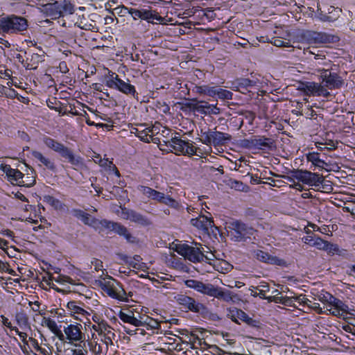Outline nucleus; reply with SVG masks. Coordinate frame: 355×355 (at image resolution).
Here are the masks:
<instances>
[{
    "instance_id": "nucleus-1",
    "label": "nucleus",
    "mask_w": 355,
    "mask_h": 355,
    "mask_svg": "<svg viewBox=\"0 0 355 355\" xmlns=\"http://www.w3.org/2000/svg\"><path fill=\"white\" fill-rule=\"evenodd\" d=\"M94 278L91 282L93 288H99L109 297L121 302H127L128 297L122 285L116 279L107 274H102L98 277L92 276Z\"/></svg>"
},
{
    "instance_id": "nucleus-2",
    "label": "nucleus",
    "mask_w": 355,
    "mask_h": 355,
    "mask_svg": "<svg viewBox=\"0 0 355 355\" xmlns=\"http://www.w3.org/2000/svg\"><path fill=\"white\" fill-rule=\"evenodd\" d=\"M28 21L22 17L12 15L0 19V32L7 34H17L26 31Z\"/></svg>"
},
{
    "instance_id": "nucleus-3",
    "label": "nucleus",
    "mask_w": 355,
    "mask_h": 355,
    "mask_svg": "<svg viewBox=\"0 0 355 355\" xmlns=\"http://www.w3.org/2000/svg\"><path fill=\"white\" fill-rule=\"evenodd\" d=\"M322 64L325 67L317 68V72L322 80V84L324 85L329 89L340 88L344 81L337 73L331 71L332 64L331 61L324 60Z\"/></svg>"
},
{
    "instance_id": "nucleus-4",
    "label": "nucleus",
    "mask_w": 355,
    "mask_h": 355,
    "mask_svg": "<svg viewBox=\"0 0 355 355\" xmlns=\"http://www.w3.org/2000/svg\"><path fill=\"white\" fill-rule=\"evenodd\" d=\"M175 251L193 263H200L211 259L205 255L199 247H193L186 243L177 245Z\"/></svg>"
},
{
    "instance_id": "nucleus-5",
    "label": "nucleus",
    "mask_w": 355,
    "mask_h": 355,
    "mask_svg": "<svg viewBox=\"0 0 355 355\" xmlns=\"http://www.w3.org/2000/svg\"><path fill=\"white\" fill-rule=\"evenodd\" d=\"M138 190L147 198L159 203L164 204L176 209L180 207L178 202L172 198L170 196H166L164 193L156 191L150 187L140 185L138 187Z\"/></svg>"
},
{
    "instance_id": "nucleus-6",
    "label": "nucleus",
    "mask_w": 355,
    "mask_h": 355,
    "mask_svg": "<svg viewBox=\"0 0 355 355\" xmlns=\"http://www.w3.org/2000/svg\"><path fill=\"white\" fill-rule=\"evenodd\" d=\"M228 228L230 236H233L236 241H241L244 239L250 238L255 232L253 227L239 220H234L230 223Z\"/></svg>"
},
{
    "instance_id": "nucleus-7",
    "label": "nucleus",
    "mask_w": 355,
    "mask_h": 355,
    "mask_svg": "<svg viewBox=\"0 0 355 355\" xmlns=\"http://www.w3.org/2000/svg\"><path fill=\"white\" fill-rule=\"evenodd\" d=\"M0 169L6 174L9 180L19 186L31 187L35 184V180L33 176L29 178V181L24 180V175L18 169H14L10 165L1 164Z\"/></svg>"
},
{
    "instance_id": "nucleus-8",
    "label": "nucleus",
    "mask_w": 355,
    "mask_h": 355,
    "mask_svg": "<svg viewBox=\"0 0 355 355\" xmlns=\"http://www.w3.org/2000/svg\"><path fill=\"white\" fill-rule=\"evenodd\" d=\"M176 301L182 308L190 311L198 313H204L207 311V308L204 304L189 296L179 295L176 297Z\"/></svg>"
},
{
    "instance_id": "nucleus-9",
    "label": "nucleus",
    "mask_w": 355,
    "mask_h": 355,
    "mask_svg": "<svg viewBox=\"0 0 355 355\" xmlns=\"http://www.w3.org/2000/svg\"><path fill=\"white\" fill-rule=\"evenodd\" d=\"M202 293L227 302L234 299L231 291L215 286L211 284H205Z\"/></svg>"
},
{
    "instance_id": "nucleus-10",
    "label": "nucleus",
    "mask_w": 355,
    "mask_h": 355,
    "mask_svg": "<svg viewBox=\"0 0 355 355\" xmlns=\"http://www.w3.org/2000/svg\"><path fill=\"white\" fill-rule=\"evenodd\" d=\"M166 145L171 147L175 154L193 155L196 153V149L191 144L178 137H172L170 141L166 142Z\"/></svg>"
},
{
    "instance_id": "nucleus-11",
    "label": "nucleus",
    "mask_w": 355,
    "mask_h": 355,
    "mask_svg": "<svg viewBox=\"0 0 355 355\" xmlns=\"http://www.w3.org/2000/svg\"><path fill=\"white\" fill-rule=\"evenodd\" d=\"M107 85L110 88L116 89L125 94H130L133 96L137 95L136 89L133 85L123 81L115 73H113L110 80H107Z\"/></svg>"
},
{
    "instance_id": "nucleus-12",
    "label": "nucleus",
    "mask_w": 355,
    "mask_h": 355,
    "mask_svg": "<svg viewBox=\"0 0 355 355\" xmlns=\"http://www.w3.org/2000/svg\"><path fill=\"white\" fill-rule=\"evenodd\" d=\"M119 318L125 323H129L135 327H144L146 321H144L145 315H141L137 311L130 309L120 311Z\"/></svg>"
},
{
    "instance_id": "nucleus-13",
    "label": "nucleus",
    "mask_w": 355,
    "mask_h": 355,
    "mask_svg": "<svg viewBox=\"0 0 355 355\" xmlns=\"http://www.w3.org/2000/svg\"><path fill=\"white\" fill-rule=\"evenodd\" d=\"M122 9L128 10V12L135 19L137 18L146 20L148 22H153V20H156L162 23L164 20L163 17L154 13L152 10H137L135 8H128L123 7Z\"/></svg>"
},
{
    "instance_id": "nucleus-14",
    "label": "nucleus",
    "mask_w": 355,
    "mask_h": 355,
    "mask_svg": "<svg viewBox=\"0 0 355 355\" xmlns=\"http://www.w3.org/2000/svg\"><path fill=\"white\" fill-rule=\"evenodd\" d=\"M254 257L257 260L263 263L283 266L286 265V261L276 256H272L268 252L257 250L254 252Z\"/></svg>"
},
{
    "instance_id": "nucleus-15",
    "label": "nucleus",
    "mask_w": 355,
    "mask_h": 355,
    "mask_svg": "<svg viewBox=\"0 0 355 355\" xmlns=\"http://www.w3.org/2000/svg\"><path fill=\"white\" fill-rule=\"evenodd\" d=\"M38 49L41 53L26 52V54L28 55L24 63L26 69H36L38 64L44 60V52L40 47Z\"/></svg>"
},
{
    "instance_id": "nucleus-16",
    "label": "nucleus",
    "mask_w": 355,
    "mask_h": 355,
    "mask_svg": "<svg viewBox=\"0 0 355 355\" xmlns=\"http://www.w3.org/2000/svg\"><path fill=\"white\" fill-rule=\"evenodd\" d=\"M107 230L113 231L120 236H124L129 243H135L137 241V238L130 234L128 229L121 223L110 221Z\"/></svg>"
},
{
    "instance_id": "nucleus-17",
    "label": "nucleus",
    "mask_w": 355,
    "mask_h": 355,
    "mask_svg": "<svg viewBox=\"0 0 355 355\" xmlns=\"http://www.w3.org/2000/svg\"><path fill=\"white\" fill-rule=\"evenodd\" d=\"M231 319L232 321L239 323V320L245 322L251 327H258L259 322L250 318L241 309H235L231 311Z\"/></svg>"
},
{
    "instance_id": "nucleus-18",
    "label": "nucleus",
    "mask_w": 355,
    "mask_h": 355,
    "mask_svg": "<svg viewBox=\"0 0 355 355\" xmlns=\"http://www.w3.org/2000/svg\"><path fill=\"white\" fill-rule=\"evenodd\" d=\"M92 157L95 164H98L100 166L114 172L116 176H120L119 171L112 161H110L108 159H102L101 155L95 152H93Z\"/></svg>"
},
{
    "instance_id": "nucleus-19",
    "label": "nucleus",
    "mask_w": 355,
    "mask_h": 355,
    "mask_svg": "<svg viewBox=\"0 0 355 355\" xmlns=\"http://www.w3.org/2000/svg\"><path fill=\"white\" fill-rule=\"evenodd\" d=\"M64 331L67 336V339L71 342H83V339L85 338V334L82 333L80 328L78 325L70 324L64 329Z\"/></svg>"
},
{
    "instance_id": "nucleus-20",
    "label": "nucleus",
    "mask_w": 355,
    "mask_h": 355,
    "mask_svg": "<svg viewBox=\"0 0 355 355\" xmlns=\"http://www.w3.org/2000/svg\"><path fill=\"white\" fill-rule=\"evenodd\" d=\"M324 179L322 175L304 170L302 183L309 186L318 187L324 182Z\"/></svg>"
},
{
    "instance_id": "nucleus-21",
    "label": "nucleus",
    "mask_w": 355,
    "mask_h": 355,
    "mask_svg": "<svg viewBox=\"0 0 355 355\" xmlns=\"http://www.w3.org/2000/svg\"><path fill=\"white\" fill-rule=\"evenodd\" d=\"M191 223L193 226L205 232H207L208 230L214 225V221L211 218L203 215H200L196 218H192Z\"/></svg>"
},
{
    "instance_id": "nucleus-22",
    "label": "nucleus",
    "mask_w": 355,
    "mask_h": 355,
    "mask_svg": "<svg viewBox=\"0 0 355 355\" xmlns=\"http://www.w3.org/2000/svg\"><path fill=\"white\" fill-rule=\"evenodd\" d=\"M211 136L214 146L223 145L231 139L230 135L218 131H211Z\"/></svg>"
},
{
    "instance_id": "nucleus-23",
    "label": "nucleus",
    "mask_w": 355,
    "mask_h": 355,
    "mask_svg": "<svg viewBox=\"0 0 355 355\" xmlns=\"http://www.w3.org/2000/svg\"><path fill=\"white\" fill-rule=\"evenodd\" d=\"M92 320L95 323L92 325V329L98 333V336H101L107 329L103 316L101 315L94 313L92 315Z\"/></svg>"
},
{
    "instance_id": "nucleus-24",
    "label": "nucleus",
    "mask_w": 355,
    "mask_h": 355,
    "mask_svg": "<svg viewBox=\"0 0 355 355\" xmlns=\"http://www.w3.org/2000/svg\"><path fill=\"white\" fill-rule=\"evenodd\" d=\"M302 241L304 243L312 247H315L318 250H321L324 240L322 239L318 236L310 235L303 237Z\"/></svg>"
},
{
    "instance_id": "nucleus-25",
    "label": "nucleus",
    "mask_w": 355,
    "mask_h": 355,
    "mask_svg": "<svg viewBox=\"0 0 355 355\" xmlns=\"http://www.w3.org/2000/svg\"><path fill=\"white\" fill-rule=\"evenodd\" d=\"M32 156L44 164L47 168L50 170H55V166L54 163L49 158L44 157L40 152L33 150L31 152Z\"/></svg>"
},
{
    "instance_id": "nucleus-26",
    "label": "nucleus",
    "mask_w": 355,
    "mask_h": 355,
    "mask_svg": "<svg viewBox=\"0 0 355 355\" xmlns=\"http://www.w3.org/2000/svg\"><path fill=\"white\" fill-rule=\"evenodd\" d=\"M306 157L307 161L311 162L315 167L324 168L325 166H327V164L320 158L318 153H309L306 154Z\"/></svg>"
},
{
    "instance_id": "nucleus-27",
    "label": "nucleus",
    "mask_w": 355,
    "mask_h": 355,
    "mask_svg": "<svg viewBox=\"0 0 355 355\" xmlns=\"http://www.w3.org/2000/svg\"><path fill=\"white\" fill-rule=\"evenodd\" d=\"M193 91L199 94L207 95L210 97L216 96V87H210L209 85H196Z\"/></svg>"
},
{
    "instance_id": "nucleus-28",
    "label": "nucleus",
    "mask_w": 355,
    "mask_h": 355,
    "mask_svg": "<svg viewBox=\"0 0 355 355\" xmlns=\"http://www.w3.org/2000/svg\"><path fill=\"white\" fill-rule=\"evenodd\" d=\"M309 53L314 55V60L312 61V66L315 68V71H317V68L319 67H325L322 62L324 60H328L326 59L325 55L321 51H317V53L313 51H309Z\"/></svg>"
},
{
    "instance_id": "nucleus-29",
    "label": "nucleus",
    "mask_w": 355,
    "mask_h": 355,
    "mask_svg": "<svg viewBox=\"0 0 355 355\" xmlns=\"http://www.w3.org/2000/svg\"><path fill=\"white\" fill-rule=\"evenodd\" d=\"M129 220L144 226H146L150 224L149 220L146 216L134 210L132 212H130Z\"/></svg>"
},
{
    "instance_id": "nucleus-30",
    "label": "nucleus",
    "mask_w": 355,
    "mask_h": 355,
    "mask_svg": "<svg viewBox=\"0 0 355 355\" xmlns=\"http://www.w3.org/2000/svg\"><path fill=\"white\" fill-rule=\"evenodd\" d=\"M110 221L106 220H100L90 217V227L101 232L104 229H108V225Z\"/></svg>"
},
{
    "instance_id": "nucleus-31",
    "label": "nucleus",
    "mask_w": 355,
    "mask_h": 355,
    "mask_svg": "<svg viewBox=\"0 0 355 355\" xmlns=\"http://www.w3.org/2000/svg\"><path fill=\"white\" fill-rule=\"evenodd\" d=\"M46 12L52 19H56L62 17L60 4L58 1L47 5Z\"/></svg>"
},
{
    "instance_id": "nucleus-32",
    "label": "nucleus",
    "mask_w": 355,
    "mask_h": 355,
    "mask_svg": "<svg viewBox=\"0 0 355 355\" xmlns=\"http://www.w3.org/2000/svg\"><path fill=\"white\" fill-rule=\"evenodd\" d=\"M321 250L326 251L329 254L334 255L335 254H341V250L337 244L331 243L327 241H324V243Z\"/></svg>"
},
{
    "instance_id": "nucleus-33",
    "label": "nucleus",
    "mask_w": 355,
    "mask_h": 355,
    "mask_svg": "<svg viewBox=\"0 0 355 355\" xmlns=\"http://www.w3.org/2000/svg\"><path fill=\"white\" fill-rule=\"evenodd\" d=\"M98 340L96 335L94 333L92 334L90 338V351H92L95 355H101L102 351V346Z\"/></svg>"
},
{
    "instance_id": "nucleus-34",
    "label": "nucleus",
    "mask_w": 355,
    "mask_h": 355,
    "mask_svg": "<svg viewBox=\"0 0 355 355\" xmlns=\"http://www.w3.org/2000/svg\"><path fill=\"white\" fill-rule=\"evenodd\" d=\"M92 267H94V269L97 272H100L98 275H90V277H92V276H96V277H98L100 275L102 274V271H103L104 274H107V272L105 271V269H103V262L102 261L99 260V259H95L94 258L92 261H91V266H90V268H92ZM94 280V278H90V283Z\"/></svg>"
},
{
    "instance_id": "nucleus-35",
    "label": "nucleus",
    "mask_w": 355,
    "mask_h": 355,
    "mask_svg": "<svg viewBox=\"0 0 355 355\" xmlns=\"http://www.w3.org/2000/svg\"><path fill=\"white\" fill-rule=\"evenodd\" d=\"M44 201L48 203L49 205L58 210H62L64 208V204L62 203L58 199L55 198L51 196H45L44 197Z\"/></svg>"
},
{
    "instance_id": "nucleus-36",
    "label": "nucleus",
    "mask_w": 355,
    "mask_h": 355,
    "mask_svg": "<svg viewBox=\"0 0 355 355\" xmlns=\"http://www.w3.org/2000/svg\"><path fill=\"white\" fill-rule=\"evenodd\" d=\"M334 296L329 293L322 291L316 295V298L326 306H330Z\"/></svg>"
},
{
    "instance_id": "nucleus-37",
    "label": "nucleus",
    "mask_w": 355,
    "mask_h": 355,
    "mask_svg": "<svg viewBox=\"0 0 355 355\" xmlns=\"http://www.w3.org/2000/svg\"><path fill=\"white\" fill-rule=\"evenodd\" d=\"M312 92L317 96L323 97H328L330 93L327 91V87L324 85L322 84H314Z\"/></svg>"
},
{
    "instance_id": "nucleus-38",
    "label": "nucleus",
    "mask_w": 355,
    "mask_h": 355,
    "mask_svg": "<svg viewBox=\"0 0 355 355\" xmlns=\"http://www.w3.org/2000/svg\"><path fill=\"white\" fill-rule=\"evenodd\" d=\"M185 284L188 288H193L202 293L205 284L196 279H188L185 282Z\"/></svg>"
},
{
    "instance_id": "nucleus-39",
    "label": "nucleus",
    "mask_w": 355,
    "mask_h": 355,
    "mask_svg": "<svg viewBox=\"0 0 355 355\" xmlns=\"http://www.w3.org/2000/svg\"><path fill=\"white\" fill-rule=\"evenodd\" d=\"M62 157L68 159V161L72 164L75 162V157L73 156V153L70 149L67 147L64 146L63 144L62 147L57 152Z\"/></svg>"
},
{
    "instance_id": "nucleus-40",
    "label": "nucleus",
    "mask_w": 355,
    "mask_h": 355,
    "mask_svg": "<svg viewBox=\"0 0 355 355\" xmlns=\"http://www.w3.org/2000/svg\"><path fill=\"white\" fill-rule=\"evenodd\" d=\"M68 308L71 310V313L75 314H82L83 317L87 319V315H88V313L87 311L83 309L82 307L78 306L76 304V302H71L68 303Z\"/></svg>"
},
{
    "instance_id": "nucleus-41",
    "label": "nucleus",
    "mask_w": 355,
    "mask_h": 355,
    "mask_svg": "<svg viewBox=\"0 0 355 355\" xmlns=\"http://www.w3.org/2000/svg\"><path fill=\"white\" fill-rule=\"evenodd\" d=\"M15 319L21 327H29L28 316L24 311L17 313Z\"/></svg>"
},
{
    "instance_id": "nucleus-42",
    "label": "nucleus",
    "mask_w": 355,
    "mask_h": 355,
    "mask_svg": "<svg viewBox=\"0 0 355 355\" xmlns=\"http://www.w3.org/2000/svg\"><path fill=\"white\" fill-rule=\"evenodd\" d=\"M59 4L62 16L70 15L73 12V6L71 3L70 1L65 0L62 3H59Z\"/></svg>"
},
{
    "instance_id": "nucleus-43",
    "label": "nucleus",
    "mask_w": 355,
    "mask_h": 355,
    "mask_svg": "<svg viewBox=\"0 0 355 355\" xmlns=\"http://www.w3.org/2000/svg\"><path fill=\"white\" fill-rule=\"evenodd\" d=\"M90 12L92 11V8H94V10L98 8L100 12H104L107 10L105 0H90Z\"/></svg>"
},
{
    "instance_id": "nucleus-44",
    "label": "nucleus",
    "mask_w": 355,
    "mask_h": 355,
    "mask_svg": "<svg viewBox=\"0 0 355 355\" xmlns=\"http://www.w3.org/2000/svg\"><path fill=\"white\" fill-rule=\"evenodd\" d=\"M44 143L45 145L49 147V148L53 150L55 152H58V150L62 147V144L56 141L52 138L46 137L43 139Z\"/></svg>"
},
{
    "instance_id": "nucleus-45",
    "label": "nucleus",
    "mask_w": 355,
    "mask_h": 355,
    "mask_svg": "<svg viewBox=\"0 0 355 355\" xmlns=\"http://www.w3.org/2000/svg\"><path fill=\"white\" fill-rule=\"evenodd\" d=\"M134 133L138 137L141 141L149 143L152 141V135L150 134V130H138V129H134Z\"/></svg>"
},
{
    "instance_id": "nucleus-46",
    "label": "nucleus",
    "mask_w": 355,
    "mask_h": 355,
    "mask_svg": "<svg viewBox=\"0 0 355 355\" xmlns=\"http://www.w3.org/2000/svg\"><path fill=\"white\" fill-rule=\"evenodd\" d=\"M216 95L218 96L220 99L231 100L233 94L230 91L216 87Z\"/></svg>"
},
{
    "instance_id": "nucleus-47",
    "label": "nucleus",
    "mask_w": 355,
    "mask_h": 355,
    "mask_svg": "<svg viewBox=\"0 0 355 355\" xmlns=\"http://www.w3.org/2000/svg\"><path fill=\"white\" fill-rule=\"evenodd\" d=\"M269 141L270 139L268 138L260 137L252 139L251 144L254 146L258 147L259 148H262L263 147H268L270 146Z\"/></svg>"
},
{
    "instance_id": "nucleus-48",
    "label": "nucleus",
    "mask_w": 355,
    "mask_h": 355,
    "mask_svg": "<svg viewBox=\"0 0 355 355\" xmlns=\"http://www.w3.org/2000/svg\"><path fill=\"white\" fill-rule=\"evenodd\" d=\"M252 288L259 291L258 295L260 298L267 300L268 297L266 296V293L269 291L268 284L266 282H261L258 286Z\"/></svg>"
},
{
    "instance_id": "nucleus-49",
    "label": "nucleus",
    "mask_w": 355,
    "mask_h": 355,
    "mask_svg": "<svg viewBox=\"0 0 355 355\" xmlns=\"http://www.w3.org/2000/svg\"><path fill=\"white\" fill-rule=\"evenodd\" d=\"M330 306H335L346 313H348V306L345 304L342 300L335 297L334 296L332 299V302L331 303Z\"/></svg>"
},
{
    "instance_id": "nucleus-50",
    "label": "nucleus",
    "mask_w": 355,
    "mask_h": 355,
    "mask_svg": "<svg viewBox=\"0 0 355 355\" xmlns=\"http://www.w3.org/2000/svg\"><path fill=\"white\" fill-rule=\"evenodd\" d=\"M72 214L77 218L83 221L85 225L89 224V218L87 214L80 209H73Z\"/></svg>"
},
{
    "instance_id": "nucleus-51",
    "label": "nucleus",
    "mask_w": 355,
    "mask_h": 355,
    "mask_svg": "<svg viewBox=\"0 0 355 355\" xmlns=\"http://www.w3.org/2000/svg\"><path fill=\"white\" fill-rule=\"evenodd\" d=\"M318 17L322 21H333L338 18V15H328L324 13L320 9H318Z\"/></svg>"
},
{
    "instance_id": "nucleus-52",
    "label": "nucleus",
    "mask_w": 355,
    "mask_h": 355,
    "mask_svg": "<svg viewBox=\"0 0 355 355\" xmlns=\"http://www.w3.org/2000/svg\"><path fill=\"white\" fill-rule=\"evenodd\" d=\"M90 20L95 23L94 25L90 24V31H94L95 30H98L97 27H96V22L101 23L103 21V17L101 14H97L94 12H90Z\"/></svg>"
},
{
    "instance_id": "nucleus-53",
    "label": "nucleus",
    "mask_w": 355,
    "mask_h": 355,
    "mask_svg": "<svg viewBox=\"0 0 355 355\" xmlns=\"http://www.w3.org/2000/svg\"><path fill=\"white\" fill-rule=\"evenodd\" d=\"M324 309H325L326 313L328 311V312H329L330 314H331L334 316H336V317L341 318L343 316L344 314H346V313H345L344 311H343L341 310H339L338 309H337L335 306H324Z\"/></svg>"
},
{
    "instance_id": "nucleus-54",
    "label": "nucleus",
    "mask_w": 355,
    "mask_h": 355,
    "mask_svg": "<svg viewBox=\"0 0 355 355\" xmlns=\"http://www.w3.org/2000/svg\"><path fill=\"white\" fill-rule=\"evenodd\" d=\"M144 321H146L144 326H148L151 329H157L160 327L159 322L152 318L145 315Z\"/></svg>"
},
{
    "instance_id": "nucleus-55",
    "label": "nucleus",
    "mask_w": 355,
    "mask_h": 355,
    "mask_svg": "<svg viewBox=\"0 0 355 355\" xmlns=\"http://www.w3.org/2000/svg\"><path fill=\"white\" fill-rule=\"evenodd\" d=\"M220 113V109L217 107V105H211L207 107V109L204 110L203 114H219Z\"/></svg>"
},
{
    "instance_id": "nucleus-56",
    "label": "nucleus",
    "mask_w": 355,
    "mask_h": 355,
    "mask_svg": "<svg viewBox=\"0 0 355 355\" xmlns=\"http://www.w3.org/2000/svg\"><path fill=\"white\" fill-rule=\"evenodd\" d=\"M307 306L309 309L314 310L318 314H322L326 313L325 309L321 308L319 303L313 302H309Z\"/></svg>"
},
{
    "instance_id": "nucleus-57",
    "label": "nucleus",
    "mask_w": 355,
    "mask_h": 355,
    "mask_svg": "<svg viewBox=\"0 0 355 355\" xmlns=\"http://www.w3.org/2000/svg\"><path fill=\"white\" fill-rule=\"evenodd\" d=\"M211 131L203 132L202 135L201 141L207 146L213 145L212 137L211 136Z\"/></svg>"
},
{
    "instance_id": "nucleus-58",
    "label": "nucleus",
    "mask_w": 355,
    "mask_h": 355,
    "mask_svg": "<svg viewBox=\"0 0 355 355\" xmlns=\"http://www.w3.org/2000/svg\"><path fill=\"white\" fill-rule=\"evenodd\" d=\"M45 325L53 333L58 329L56 322L51 318H44Z\"/></svg>"
},
{
    "instance_id": "nucleus-59",
    "label": "nucleus",
    "mask_w": 355,
    "mask_h": 355,
    "mask_svg": "<svg viewBox=\"0 0 355 355\" xmlns=\"http://www.w3.org/2000/svg\"><path fill=\"white\" fill-rule=\"evenodd\" d=\"M290 174L295 177V179L298 180L300 182L303 181V177L304 175V171L300 169H293L290 171Z\"/></svg>"
},
{
    "instance_id": "nucleus-60",
    "label": "nucleus",
    "mask_w": 355,
    "mask_h": 355,
    "mask_svg": "<svg viewBox=\"0 0 355 355\" xmlns=\"http://www.w3.org/2000/svg\"><path fill=\"white\" fill-rule=\"evenodd\" d=\"M51 280H54L55 282L60 284L71 282L72 281L69 277L62 275H59L58 277H51Z\"/></svg>"
},
{
    "instance_id": "nucleus-61",
    "label": "nucleus",
    "mask_w": 355,
    "mask_h": 355,
    "mask_svg": "<svg viewBox=\"0 0 355 355\" xmlns=\"http://www.w3.org/2000/svg\"><path fill=\"white\" fill-rule=\"evenodd\" d=\"M256 84V82L252 80H250L248 78H243L241 79L239 81V85L241 87H243L245 88L251 87L252 86H254Z\"/></svg>"
},
{
    "instance_id": "nucleus-62",
    "label": "nucleus",
    "mask_w": 355,
    "mask_h": 355,
    "mask_svg": "<svg viewBox=\"0 0 355 355\" xmlns=\"http://www.w3.org/2000/svg\"><path fill=\"white\" fill-rule=\"evenodd\" d=\"M295 301L297 302L300 305H306L308 306L309 302H311L310 300L306 298L305 295H300L298 296H295Z\"/></svg>"
},
{
    "instance_id": "nucleus-63",
    "label": "nucleus",
    "mask_w": 355,
    "mask_h": 355,
    "mask_svg": "<svg viewBox=\"0 0 355 355\" xmlns=\"http://www.w3.org/2000/svg\"><path fill=\"white\" fill-rule=\"evenodd\" d=\"M204 16H205L208 19L212 20L215 18L216 15L212 8H207L204 10Z\"/></svg>"
},
{
    "instance_id": "nucleus-64",
    "label": "nucleus",
    "mask_w": 355,
    "mask_h": 355,
    "mask_svg": "<svg viewBox=\"0 0 355 355\" xmlns=\"http://www.w3.org/2000/svg\"><path fill=\"white\" fill-rule=\"evenodd\" d=\"M284 299V297H279V296H276V295H274V296H270L268 297H267V300L269 301V302H273L275 303H279V304H282L283 303V300Z\"/></svg>"
}]
</instances>
